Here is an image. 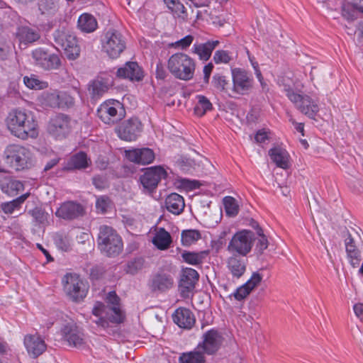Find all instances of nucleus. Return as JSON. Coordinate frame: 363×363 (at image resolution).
Instances as JSON below:
<instances>
[{"label":"nucleus","mask_w":363,"mask_h":363,"mask_svg":"<svg viewBox=\"0 0 363 363\" xmlns=\"http://www.w3.org/2000/svg\"><path fill=\"white\" fill-rule=\"evenodd\" d=\"M247 259L244 256L231 255L227 259V267L233 278L239 279L245 272Z\"/></svg>","instance_id":"obj_25"},{"label":"nucleus","mask_w":363,"mask_h":363,"mask_svg":"<svg viewBox=\"0 0 363 363\" xmlns=\"http://www.w3.org/2000/svg\"><path fill=\"white\" fill-rule=\"evenodd\" d=\"M24 345L29 355L36 358L46 350L45 341L38 335H26L24 337Z\"/></svg>","instance_id":"obj_24"},{"label":"nucleus","mask_w":363,"mask_h":363,"mask_svg":"<svg viewBox=\"0 0 363 363\" xmlns=\"http://www.w3.org/2000/svg\"><path fill=\"white\" fill-rule=\"evenodd\" d=\"M98 247L107 257H116L123 250L121 237L112 227L104 225L99 228L97 238Z\"/></svg>","instance_id":"obj_4"},{"label":"nucleus","mask_w":363,"mask_h":363,"mask_svg":"<svg viewBox=\"0 0 363 363\" xmlns=\"http://www.w3.org/2000/svg\"><path fill=\"white\" fill-rule=\"evenodd\" d=\"M198 272L191 268H186L183 270V274L179 282V288L182 297L189 296L191 292L195 288V285L199 280Z\"/></svg>","instance_id":"obj_18"},{"label":"nucleus","mask_w":363,"mask_h":363,"mask_svg":"<svg viewBox=\"0 0 363 363\" xmlns=\"http://www.w3.org/2000/svg\"><path fill=\"white\" fill-rule=\"evenodd\" d=\"M233 86L229 88L234 94H247L253 86V79L247 72L240 69H232Z\"/></svg>","instance_id":"obj_14"},{"label":"nucleus","mask_w":363,"mask_h":363,"mask_svg":"<svg viewBox=\"0 0 363 363\" xmlns=\"http://www.w3.org/2000/svg\"><path fill=\"white\" fill-rule=\"evenodd\" d=\"M222 337L217 330H210L203 334V341L197 346L196 350H202L204 353L212 354L220 347Z\"/></svg>","instance_id":"obj_17"},{"label":"nucleus","mask_w":363,"mask_h":363,"mask_svg":"<svg viewBox=\"0 0 363 363\" xmlns=\"http://www.w3.org/2000/svg\"><path fill=\"white\" fill-rule=\"evenodd\" d=\"M28 213L35 221L39 224H44L48 220V214L40 208L36 207Z\"/></svg>","instance_id":"obj_49"},{"label":"nucleus","mask_w":363,"mask_h":363,"mask_svg":"<svg viewBox=\"0 0 363 363\" xmlns=\"http://www.w3.org/2000/svg\"><path fill=\"white\" fill-rule=\"evenodd\" d=\"M354 312L356 316L361 320L363 321V303H358L353 306Z\"/></svg>","instance_id":"obj_62"},{"label":"nucleus","mask_w":363,"mask_h":363,"mask_svg":"<svg viewBox=\"0 0 363 363\" xmlns=\"http://www.w3.org/2000/svg\"><path fill=\"white\" fill-rule=\"evenodd\" d=\"M77 26L82 31L91 33L97 28V21L92 15L83 13L79 17Z\"/></svg>","instance_id":"obj_37"},{"label":"nucleus","mask_w":363,"mask_h":363,"mask_svg":"<svg viewBox=\"0 0 363 363\" xmlns=\"http://www.w3.org/2000/svg\"><path fill=\"white\" fill-rule=\"evenodd\" d=\"M119 297L115 291H111L106 296L107 305L96 302L92 313L97 318L94 322L99 327L107 328L109 323L118 324L123 321L124 315L119 306Z\"/></svg>","instance_id":"obj_1"},{"label":"nucleus","mask_w":363,"mask_h":363,"mask_svg":"<svg viewBox=\"0 0 363 363\" xmlns=\"http://www.w3.org/2000/svg\"><path fill=\"white\" fill-rule=\"evenodd\" d=\"M233 60V56L226 50H217L213 56V61L216 64H227Z\"/></svg>","instance_id":"obj_51"},{"label":"nucleus","mask_w":363,"mask_h":363,"mask_svg":"<svg viewBox=\"0 0 363 363\" xmlns=\"http://www.w3.org/2000/svg\"><path fill=\"white\" fill-rule=\"evenodd\" d=\"M181 185L187 189L192 190L199 186V182L196 180H189L187 179H181Z\"/></svg>","instance_id":"obj_58"},{"label":"nucleus","mask_w":363,"mask_h":363,"mask_svg":"<svg viewBox=\"0 0 363 363\" xmlns=\"http://www.w3.org/2000/svg\"><path fill=\"white\" fill-rule=\"evenodd\" d=\"M358 9L353 4L346 3L342 5V15L348 21H353L357 18Z\"/></svg>","instance_id":"obj_46"},{"label":"nucleus","mask_w":363,"mask_h":363,"mask_svg":"<svg viewBox=\"0 0 363 363\" xmlns=\"http://www.w3.org/2000/svg\"><path fill=\"white\" fill-rule=\"evenodd\" d=\"M212 84L213 86L220 91H227L228 90V81L223 75L216 74L213 77Z\"/></svg>","instance_id":"obj_48"},{"label":"nucleus","mask_w":363,"mask_h":363,"mask_svg":"<svg viewBox=\"0 0 363 363\" xmlns=\"http://www.w3.org/2000/svg\"><path fill=\"white\" fill-rule=\"evenodd\" d=\"M60 107H70L74 105V101L72 96L66 92H59Z\"/></svg>","instance_id":"obj_55"},{"label":"nucleus","mask_w":363,"mask_h":363,"mask_svg":"<svg viewBox=\"0 0 363 363\" xmlns=\"http://www.w3.org/2000/svg\"><path fill=\"white\" fill-rule=\"evenodd\" d=\"M23 82L25 85L30 89L40 90L46 89L48 86V82L38 79L33 74L30 77H24Z\"/></svg>","instance_id":"obj_43"},{"label":"nucleus","mask_w":363,"mask_h":363,"mask_svg":"<svg viewBox=\"0 0 363 363\" xmlns=\"http://www.w3.org/2000/svg\"><path fill=\"white\" fill-rule=\"evenodd\" d=\"M93 184L97 189H103L105 186V181L100 176H96L93 178Z\"/></svg>","instance_id":"obj_63"},{"label":"nucleus","mask_w":363,"mask_h":363,"mask_svg":"<svg viewBox=\"0 0 363 363\" xmlns=\"http://www.w3.org/2000/svg\"><path fill=\"white\" fill-rule=\"evenodd\" d=\"M55 243L62 251L67 252L70 249V240L66 235H57L55 238Z\"/></svg>","instance_id":"obj_52"},{"label":"nucleus","mask_w":363,"mask_h":363,"mask_svg":"<svg viewBox=\"0 0 363 363\" xmlns=\"http://www.w3.org/2000/svg\"><path fill=\"white\" fill-rule=\"evenodd\" d=\"M116 75L132 82H140L144 77L142 68L135 62H126L123 67L118 69Z\"/></svg>","instance_id":"obj_20"},{"label":"nucleus","mask_w":363,"mask_h":363,"mask_svg":"<svg viewBox=\"0 0 363 363\" xmlns=\"http://www.w3.org/2000/svg\"><path fill=\"white\" fill-rule=\"evenodd\" d=\"M4 158L6 164L16 171L29 169L34 164L31 151L18 144L8 145L4 151Z\"/></svg>","instance_id":"obj_3"},{"label":"nucleus","mask_w":363,"mask_h":363,"mask_svg":"<svg viewBox=\"0 0 363 363\" xmlns=\"http://www.w3.org/2000/svg\"><path fill=\"white\" fill-rule=\"evenodd\" d=\"M143 130V125L137 118L124 121L116 128L118 136L123 140L131 142L135 140Z\"/></svg>","instance_id":"obj_15"},{"label":"nucleus","mask_w":363,"mask_h":363,"mask_svg":"<svg viewBox=\"0 0 363 363\" xmlns=\"http://www.w3.org/2000/svg\"><path fill=\"white\" fill-rule=\"evenodd\" d=\"M167 177V172L161 166H154L145 169L140 177V183L145 191L151 193L157 188L160 181Z\"/></svg>","instance_id":"obj_13"},{"label":"nucleus","mask_w":363,"mask_h":363,"mask_svg":"<svg viewBox=\"0 0 363 363\" xmlns=\"http://www.w3.org/2000/svg\"><path fill=\"white\" fill-rule=\"evenodd\" d=\"M255 138L257 143H262L267 138V133L264 130H259Z\"/></svg>","instance_id":"obj_64"},{"label":"nucleus","mask_w":363,"mask_h":363,"mask_svg":"<svg viewBox=\"0 0 363 363\" xmlns=\"http://www.w3.org/2000/svg\"><path fill=\"white\" fill-rule=\"evenodd\" d=\"M91 162L84 152H79L72 155L68 162L69 169H84L87 168Z\"/></svg>","instance_id":"obj_35"},{"label":"nucleus","mask_w":363,"mask_h":363,"mask_svg":"<svg viewBox=\"0 0 363 363\" xmlns=\"http://www.w3.org/2000/svg\"><path fill=\"white\" fill-rule=\"evenodd\" d=\"M279 85L283 86L288 99L294 104L295 107L303 114L310 118H314L319 111L317 100L308 95H301L294 91L290 84L285 82V79L279 80Z\"/></svg>","instance_id":"obj_5"},{"label":"nucleus","mask_w":363,"mask_h":363,"mask_svg":"<svg viewBox=\"0 0 363 363\" xmlns=\"http://www.w3.org/2000/svg\"><path fill=\"white\" fill-rule=\"evenodd\" d=\"M262 276L258 272H253L251 278L245 284L251 291L259 284Z\"/></svg>","instance_id":"obj_56"},{"label":"nucleus","mask_w":363,"mask_h":363,"mask_svg":"<svg viewBox=\"0 0 363 363\" xmlns=\"http://www.w3.org/2000/svg\"><path fill=\"white\" fill-rule=\"evenodd\" d=\"M201 238V233L197 230H185L182 233V243L190 246Z\"/></svg>","instance_id":"obj_42"},{"label":"nucleus","mask_w":363,"mask_h":363,"mask_svg":"<svg viewBox=\"0 0 363 363\" xmlns=\"http://www.w3.org/2000/svg\"><path fill=\"white\" fill-rule=\"evenodd\" d=\"M252 225L257 230V234L259 237L256 245V250H257L259 254H262L268 247V240L264 235L262 229L257 222L252 220Z\"/></svg>","instance_id":"obj_45"},{"label":"nucleus","mask_w":363,"mask_h":363,"mask_svg":"<svg viewBox=\"0 0 363 363\" xmlns=\"http://www.w3.org/2000/svg\"><path fill=\"white\" fill-rule=\"evenodd\" d=\"M152 243L161 250L167 249L172 243L170 234L163 228L158 229L152 239Z\"/></svg>","instance_id":"obj_36"},{"label":"nucleus","mask_w":363,"mask_h":363,"mask_svg":"<svg viewBox=\"0 0 363 363\" xmlns=\"http://www.w3.org/2000/svg\"><path fill=\"white\" fill-rule=\"evenodd\" d=\"M0 189L9 196H16L24 189L23 184L10 175L0 178Z\"/></svg>","instance_id":"obj_27"},{"label":"nucleus","mask_w":363,"mask_h":363,"mask_svg":"<svg viewBox=\"0 0 363 363\" xmlns=\"http://www.w3.org/2000/svg\"><path fill=\"white\" fill-rule=\"evenodd\" d=\"M193 39L194 38L192 35H186L180 40L177 41V45L178 47H180L182 49L186 48L191 44Z\"/></svg>","instance_id":"obj_59"},{"label":"nucleus","mask_w":363,"mask_h":363,"mask_svg":"<svg viewBox=\"0 0 363 363\" xmlns=\"http://www.w3.org/2000/svg\"><path fill=\"white\" fill-rule=\"evenodd\" d=\"M125 156L130 162L144 165L150 164L155 160L154 152L147 147L126 150Z\"/></svg>","instance_id":"obj_21"},{"label":"nucleus","mask_w":363,"mask_h":363,"mask_svg":"<svg viewBox=\"0 0 363 363\" xmlns=\"http://www.w3.org/2000/svg\"><path fill=\"white\" fill-rule=\"evenodd\" d=\"M163 1L174 18L179 19V21H187L188 12L180 0H163Z\"/></svg>","instance_id":"obj_30"},{"label":"nucleus","mask_w":363,"mask_h":363,"mask_svg":"<svg viewBox=\"0 0 363 363\" xmlns=\"http://www.w3.org/2000/svg\"><path fill=\"white\" fill-rule=\"evenodd\" d=\"M16 37L21 43H32L40 39V33L38 28L21 26L17 30Z\"/></svg>","instance_id":"obj_29"},{"label":"nucleus","mask_w":363,"mask_h":363,"mask_svg":"<svg viewBox=\"0 0 363 363\" xmlns=\"http://www.w3.org/2000/svg\"><path fill=\"white\" fill-rule=\"evenodd\" d=\"M32 56L35 63L45 70L56 69L61 65L57 55L50 54L41 48L33 51Z\"/></svg>","instance_id":"obj_16"},{"label":"nucleus","mask_w":363,"mask_h":363,"mask_svg":"<svg viewBox=\"0 0 363 363\" xmlns=\"http://www.w3.org/2000/svg\"><path fill=\"white\" fill-rule=\"evenodd\" d=\"M254 241V233L249 230H242L232 237L227 250L231 255L246 257L250 252Z\"/></svg>","instance_id":"obj_8"},{"label":"nucleus","mask_w":363,"mask_h":363,"mask_svg":"<svg viewBox=\"0 0 363 363\" xmlns=\"http://www.w3.org/2000/svg\"><path fill=\"white\" fill-rule=\"evenodd\" d=\"M109 199L106 196H101L97 199L96 202V207L98 211L101 213H105L107 211V208L109 206Z\"/></svg>","instance_id":"obj_57"},{"label":"nucleus","mask_w":363,"mask_h":363,"mask_svg":"<svg viewBox=\"0 0 363 363\" xmlns=\"http://www.w3.org/2000/svg\"><path fill=\"white\" fill-rule=\"evenodd\" d=\"M252 291L245 284L241 286L238 287L236 291L232 294L230 296H234L238 301H242L245 299Z\"/></svg>","instance_id":"obj_54"},{"label":"nucleus","mask_w":363,"mask_h":363,"mask_svg":"<svg viewBox=\"0 0 363 363\" xmlns=\"http://www.w3.org/2000/svg\"><path fill=\"white\" fill-rule=\"evenodd\" d=\"M208 251L189 252L184 250L182 253L184 261L189 264L198 265L202 263L203 260L208 255Z\"/></svg>","instance_id":"obj_39"},{"label":"nucleus","mask_w":363,"mask_h":363,"mask_svg":"<svg viewBox=\"0 0 363 363\" xmlns=\"http://www.w3.org/2000/svg\"><path fill=\"white\" fill-rule=\"evenodd\" d=\"M148 285L152 291L164 292L172 288L174 279L168 273H157L152 277Z\"/></svg>","instance_id":"obj_19"},{"label":"nucleus","mask_w":363,"mask_h":363,"mask_svg":"<svg viewBox=\"0 0 363 363\" xmlns=\"http://www.w3.org/2000/svg\"><path fill=\"white\" fill-rule=\"evenodd\" d=\"M29 195V193H26L22 194L11 201L2 203L1 204V208L2 211L6 214L13 213L16 210H18L21 208V205L28 199Z\"/></svg>","instance_id":"obj_38"},{"label":"nucleus","mask_w":363,"mask_h":363,"mask_svg":"<svg viewBox=\"0 0 363 363\" xmlns=\"http://www.w3.org/2000/svg\"><path fill=\"white\" fill-rule=\"evenodd\" d=\"M167 68L175 78L188 81L194 77L196 65L194 60L189 55L177 52L169 58Z\"/></svg>","instance_id":"obj_6"},{"label":"nucleus","mask_w":363,"mask_h":363,"mask_svg":"<svg viewBox=\"0 0 363 363\" xmlns=\"http://www.w3.org/2000/svg\"><path fill=\"white\" fill-rule=\"evenodd\" d=\"M6 121L11 133L21 140L35 138L38 136L37 123L32 117L21 110L11 111Z\"/></svg>","instance_id":"obj_2"},{"label":"nucleus","mask_w":363,"mask_h":363,"mask_svg":"<svg viewBox=\"0 0 363 363\" xmlns=\"http://www.w3.org/2000/svg\"><path fill=\"white\" fill-rule=\"evenodd\" d=\"M213 69V65L212 63H208V65L204 66L203 72V81L205 83H208L210 76L211 74Z\"/></svg>","instance_id":"obj_60"},{"label":"nucleus","mask_w":363,"mask_h":363,"mask_svg":"<svg viewBox=\"0 0 363 363\" xmlns=\"http://www.w3.org/2000/svg\"><path fill=\"white\" fill-rule=\"evenodd\" d=\"M63 282L67 295L73 301L78 302L86 297L88 287L78 275L68 274L65 277Z\"/></svg>","instance_id":"obj_11"},{"label":"nucleus","mask_w":363,"mask_h":363,"mask_svg":"<svg viewBox=\"0 0 363 363\" xmlns=\"http://www.w3.org/2000/svg\"><path fill=\"white\" fill-rule=\"evenodd\" d=\"M179 363H204V356L200 350L182 353L179 357Z\"/></svg>","instance_id":"obj_40"},{"label":"nucleus","mask_w":363,"mask_h":363,"mask_svg":"<svg viewBox=\"0 0 363 363\" xmlns=\"http://www.w3.org/2000/svg\"><path fill=\"white\" fill-rule=\"evenodd\" d=\"M345 237V245L347 258L353 267H357L362 259L361 252L358 249L354 238L347 231Z\"/></svg>","instance_id":"obj_23"},{"label":"nucleus","mask_w":363,"mask_h":363,"mask_svg":"<svg viewBox=\"0 0 363 363\" xmlns=\"http://www.w3.org/2000/svg\"><path fill=\"white\" fill-rule=\"evenodd\" d=\"M165 207L169 212L174 215H179L185 207L184 199L181 195L172 193L167 196Z\"/></svg>","instance_id":"obj_31"},{"label":"nucleus","mask_w":363,"mask_h":363,"mask_svg":"<svg viewBox=\"0 0 363 363\" xmlns=\"http://www.w3.org/2000/svg\"><path fill=\"white\" fill-rule=\"evenodd\" d=\"M196 99L198 101L194 107V113L196 116H203L208 111L212 109V104L206 96L198 95Z\"/></svg>","instance_id":"obj_41"},{"label":"nucleus","mask_w":363,"mask_h":363,"mask_svg":"<svg viewBox=\"0 0 363 363\" xmlns=\"http://www.w3.org/2000/svg\"><path fill=\"white\" fill-rule=\"evenodd\" d=\"M63 339L69 345L80 347L84 343L83 333L73 323H69L62 328Z\"/></svg>","instance_id":"obj_22"},{"label":"nucleus","mask_w":363,"mask_h":363,"mask_svg":"<svg viewBox=\"0 0 363 363\" xmlns=\"http://www.w3.org/2000/svg\"><path fill=\"white\" fill-rule=\"evenodd\" d=\"M53 38L55 42L64 50L68 60H74L79 57L81 50L74 34L62 28L55 30Z\"/></svg>","instance_id":"obj_7"},{"label":"nucleus","mask_w":363,"mask_h":363,"mask_svg":"<svg viewBox=\"0 0 363 363\" xmlns=\"http://www.w3.org/2000/svg\"><path fill=\"white\" fill-rule=\"evenodd\" d=\"M220 44L218 40H209L205 43L194 44V52L201 60H208L213 50Z\"/></svg>","instance_id":"obj_32"},{"label":"nucleus","mask_w":363,"mask_h":363,"mask_svg":"<svg viewBox=\"0 0 363 363\" xmlns=\"http://www.w3.org/2000/svg\"><path fill=\"white\" fill-rule=\"evenodd\" d=\"M83 212L82 206L73 201H68L62 203L57 210L55 214L59 218L72 220L82 216Z\"/></svg>","instance_id":"obj_26"},{"label":"nucleus","mask_w":363,"mask_h":363,"mask_svg":"<svg viewBox=\"0 0 363 363\" xmlns=\"http://www.w3.org/2000/svg\"><path fill=\"white\" fill-rule=\"evenodd\" d=\"M39 10L43 14L50 13L55 11L56 4L54 0H40Z\"/></svg>","instance_id":"obj_53"},{"label":"nucleus","mask_w":363,"mask_h":363,"mask_svg":"<svg viewBox=\"0 0 363 363\" xmlns=\"http://www.w3.org/2000/svg\"><path fill=\"white\" fill-rule=\"evenodd\" d=\"M223 205L227 216L235 217L238 215L239 206L233 197L225 196L223 199Z\"/></svg>","instance_id":"obj_44"},{"label":"nucleus","mask_w":363,"mask_h":363,"mask_svg":"<svg viewBox=\"0 0 363 363\" xmlns=\"http://www.w3.org/2000/svg\"><path fill=\"white\" fill-rule=\"evenodd\" d=\"M110 86L108 80L100 78L91 82L89 86V91L93 99H98L106 93Z\"/></svg>","instance_id":"obj_34"},{"label":"nucleus","mask_w":363,"mask_h":363,"mask_svg":"<svg viewBox=\"0 0 363 363\" xmlns=\"http://www.w3.org/2000/svg\"><path fill=\"white\" fill-rule=\"evenodd\" d=\"M174 322L180 328L184 329L191 328L195 323V317L188 308H179L172 315Z\"/></svg>","instance_id":"obj_28"},{"label":"nucleus","mask_w":363,"mask_h":363,"mask_svg":"<svg viewBox=\"0 0 363 363\" xmlns=\"http://www.w3.org/2000/svg\"><path fill=\"white\" fill-rule=\"evenodd\" d=\"M144 266V259L143 258H136L130 261L127 264V272L131 274L138 273Z\"/></svg>","instance_id":"obj_50"},{"label":"nucleus","mask_w":363,"mask_h":363,"mask_svg":"<svg viewBox=\"0 0 363 363\" xmlns=\"http://www.w3.org/2000/svg\"><path fill=\"white\" fill-rule=\"evenodd\" d=\"M60 96L58 91H54L51 93H45L42 96V103L47 106L51 108H60Z\"/></svg>","instance_id":"obj_47"},{"label":"nucleus","mask_w":363,"mask_h":363,"mask_svg":"<svg viewBox=\"0 0 363 363\" xmlns=\"http://www.w3.org/2000/svg\"><path fill=\"white\" fill-rule=\"evenodd\" d=\"M126 43L123 35L116 30L105 33L102 40V50L111 58H117L124 51Z\"/></svg>","instance_id":"obj_10"},{"label":"nucleus","mask_w":363,"mask_h":363,"mask_svg":"<svg viewBox=\"0 0 363 363\" xmlns=\"http://www.w3.org/2000/svg\"><path fill=\"white\" fill-rule=\"evenodd\" d=\"M269 155L277 167L282 169L289 167V155L285 150L280 147L272 148L269 151Z\"/></svg>","instance_id":"obj_33"},{"label":"nucleus","mask_w":363,"mask_h":363,"mask_svg":"<svg viewBox=\"0 0 363 363\" xmlns=\"http://www.w3.org/2000/svg\"><path fill=\"white\" fill-rule=\"evenodd\" d=\"M97 115L104 123L114 124L124 117L125 109L118 101L108 100L100 105Z\"/></svg>","instance_id":"obj_9"},{"label":"nucleus","mask_w":363,"mask_h":363,"mask_svg":"<svg viewBox=\"0 0 363 363\" xmlns=\"http://www.w3.org/2000/svg\"><path fill=\"white\" fill-rule=\"evenodd\" d=\"M72 128L71 118L62 113L50 118L48 125V133L57 140L66 138L71 133Z\"/></svg>","instance_id":"obj_12"},{"label":"nucleus","mask_w":363,"mask_h":363,"mask_svg":"<svg viewBox=\"0 0 363 363\" xmlns=\"http://www.w3.org/2000/svg\"><path fill=\"white\" fill-rule=\"evenodd\" d=\"M167 77V72L161 62L156 66V77L160 79H164Z\"/></svg>","instance_id":"obj_61"}]
</instances>
